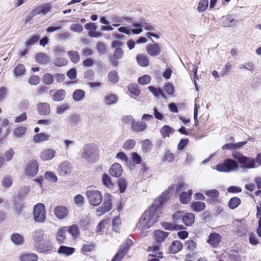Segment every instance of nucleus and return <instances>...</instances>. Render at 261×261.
I'll list each match as a JSON object with an SVG mask.
<instances>
[{"mask_svg":"<svg viewBox=\"0 0 261 261\" xmlns=\"http://www.w3.org/2000/svg\"><path fill=\"white\" fill-rule=\"evenodd\" d=\"M148 89L155 97H158L161 95L162 97H165L164 93L160 88H157L153 86H149L148 87Z\"/></svg>","mask_w":261,"mask_h":261,"instance_id":"de8ad7c7","label":"nucleus"},{"mask_svg":"<svg viewBox=\"0 0 261 261\" xmlns=\"http://www.w3.org/2000/svg\"><path fill=\"white\" fill-rule=\"evenodd\" d=\"M169 235V233L163 231L156 230L154 231V238L158 243L164 242Z\"/></svg>","mask_w":261,"mask_h":261,"instance_id":"6ab92c4d","label":"nucleus"},{"mask_svg":"<svg viewBox=\"0 0 261 261\" xmlns=\"http://www.w3.org/2000/svg\"><path fill=\"white\" fill-rule=\"evenodd\" d=\"M136 144L134 139H128L123 143L122 147L126 150H130L134 148Z\"/></svg>","mask_w":261,"mask_h":261,"instance_id":"c03bdc74","label":"nucleus"},{"mask_svg":"<svg viewBox=\"0 0 261 261\" xmlns=\"http://www.w3.org/2000/svg\"><path fill=\"white\" fill-rule=\"evenodd\" d=\"M128 89L130 93L135 96L139 95L140 93V90L137 88V86L129 85L128 86Z\"/></svg>","mask_w":261,"mask_h":261,"instance_id":"4d7b16f0","label":"nucleus"},{"mask_svg":"<svg viewBox=\"0 0 261 261\" xmlns=\"http://www.w3.org/2000/svg\"><path fill=\"white\" fill-rule=\"evenodd\" d=\"M98 147L93 144H87L83 147L81 156L90 163H95L98 159Z\"/></svg>","mask_w":261,"mask_h":261,"instance_id":"f03ea898","label":"nucleus"},{"mask_svg":"<svg viewBox=\"0 0 261 261\" xmlns=\"http://www.w3.org/2000/svg\"><path fill=\"white\" fill-rule=\"evenodd\" d=\"M152 147V143L150 140L146 139L142 142V148L144 152L150 151Z\"/></svg>","mask_w":261,"mask_h":261,"instance_id":"ea45409f","label":"nucleus"},{"mask_svg":"<svg viewBox=\"0 0 261 261\" xmlns=\"http://www.w3.org/2000/svg\"><path fill=\"white\" fill-rule=\"evenodd\" d=\"M13 181V179L12 176L9 175H7L2 178V185L4 188H8L11 187Z\"/></svg>","mask_w":261,"mask_h":261,"instance_id":"2f4dec72","label":"nucleus"},{"mask_svg":"<svg viewBox=\"0 0 261 261\" xmlns=\"http://www.w3.org/2000/svg\"><path fill=\"white\" fill-rule=\"evenodd\" d=\"M191 207L194 211L200 212L205 208V204L201 201L194 202L191 203Z\"/></svg>","mask_w":261,"mask_h":261,"instance_id":"c756f323","label":"nucleus"},{"mask_svg":"<svg viewBox=\"0 0 261 261\" xmlns=\"http://www.w3.org/2000/svg\"><path fill=\"white\" fill-rule=\"evenodd\" d=\"M113 57L116 59H120L123 57V51L121 48H116Z\"/></svg>","mask_w":261,"mask_h":261,"instance_id":"338daca9","label":"nucleus"},{"mask_svg":"<svg viewBox=\"0 0 261 261\" xmlns=\"http://www.w3.org/2000/svg\"><path fill=\"white\" fill-rule=\"evenodd\" d=\"M59 174L62 176L70 174L72 171L71 164L67 161L61 163L58 167Z\"/></svg>","mask_w":261,"mask_h":261,"instance_id":"f8f14e48","label":"nucleus"},{"mask_svg":"<svg viewBox=\"0 0 261 261\" xmlns=\"http://www.w3.org/2000/svg\"><path fill=\"white\" fill-rule=\"evenodd\" d=\"M70 29L73 32L80 33L83 31V27L79 23H72L70 27Z\"/></svg>","mask_w":261,"mask_h":261,"instance_id":"13d9d810","label":"nucleus"},{"mask_svg":"<svg viewBox=\"0 0 261 261\" xmlns=\"http://www.w3.org/2000/svg\"><path fill=\"white\" fill-rule=\"evenodd\" d=\"M112 195L106 193L104 196V200L102 205L97 208L96 213L98 215L100 216L106 212L110 211L112 208Z\"/></svg>","mask_w":261,"mask_h":261,"instance_id":"0eeeda50","label":"nucleus"},{"mask_svg":"<svg viewBox=\"0 0 261 261\" xmlns=\"http://www.w3.org/2000/svg\"><path fill=\"white\" fill-rule=\"evenodd\" d=\"M238 168V163L232 159H226L222 163L218 164L216 169L221 172H229L234 171Z\"/></svg>","mask_w":261,"mask_h":261,"instance_id":"39448f33","label":"nucleus"},{"mask_svg":"<svg viewBox=\"0 0 261 261\" xmlns=\"http://www.w3.org/2000/svg\"><path fill=\"white\" fill-rule=\"evenodd\" d=\"M138 64L141 66H147L148 65V59L146 56L140 54L137 56Z\"/></svg>","mask_w":261,"mask_h":261,"instance_id":"a19ab883","label":"nucleus"},{"mask_svg":"<svg viewBox=\"0 0 261 261\" xmlns=\"http://www.w3.org/2000/svg\"><path fill=\"white\" fill-rule=\"evenodd\" d=\"M67 230L66 227L61 228L57 232V240L59 243H62L65 238V233Z\"/></svg>","mask_w":261,"mask_h":261,"instance_id":"e433bc0d","label":"nucleus"},{"mask_svg":"<svg viewBox=\"0 0 261 261\" xmlns=\"http://www.w3.org/2000/svg\"><path fill=\"white\" fill-rule=\"evenodd\" d=\"M118 184L120 189V193H124L127 187V182L125 179L123 178L119 179L118 180Z\"/></svg>","mask_w":261,"mask_h":261,"instance_id":"3c124183","label":"nucleus"},{"mask_svg":"<svg viewBox=\"0 0 261 261\" xmlns=\"http://www.w3.org/2000/svg\"><path fill=\"white\" fill-rule=\"evenodd\" d=\"M232 156L236 160L238 163L242 165L241 168L246 169H251L256 168L255 165V160L252 158L247 157L243 155L240 152L234 151L232 153Z\"/></svg>","mask_w":261,"mask_h":261,"instance_id":"20e7f679","label":"nucleus"},{"mask_svg":"<svg viewBox=\"0 0 261 261\" xmlns=\"http://www.w3.org/2000/svg\"><path fill=\"white\" fill-rule=\"evenodd\" d=\"M85 96V92L82 89L75 90L72 94L73 100L76 102L82 100Z\"/></svg>","mask_w":261,"mask_h":261,"instance_id":"cd10ccee","label":"nucleus"},{"mask_svg":"<svg viewBox=\"0 0 261 261\" xmlns=\"http://www.w3.org/2000/svg\"><path fill=\"white\" fill-rule=\"evenodd\" d=\"M50 105L46 102H40L37 105V109L40 114L46 115L50 112Z\"/></svg>","mask_w":261,"mask_h":261,"instance_id":"aec40b11","label":"nucleus"},{"mask_svg":"<svg viewBox=\"0 0 261 261\" xmlns=\"http://www.w3.org/2000/svg\"><path fill=\"white\" fill-rule=\"evenodd\" d=\"M68 213V211L67 208L64 206H58L54 209L55 216L60 219L65 218Z\"/></svg>","mask_w":261,"mask_h":261,"instance_id":"2eb2a0df","label":"nucleus"},{"mask_svg":"<svg viewBox=\"0 0 261 261\" xmlns=\"http://www.w3.org/2000/svg\"><path fill=\"white\" fill-rule=\"evenodd\" d=\"M208 0H200L198 7L197 11L200 13L205 11L208 7Z\"/></svg>","mask_w":261,"mask_h":261,"instance_id":"a18cd8bd","label":"nucleus"},{"mask_svg":"<svg viewBox=\"0 0 261 261\" xmlns=\"http://www.w3.org/2000/svg\"><path fill=\"white\" fill-rule=\"evenodd\" d=\"M74 203L78 206H82L84 201V198L81 194L76 195L74 198Z\"/></svg>","mask_w":261,"mask_h":261,"instance_id":"bf43d9fd","label":"nucleus"},{"mask_svg":"<svg viewBox=\"0 0 261 261\" xmlns=\"http://www.w3.org/2000/svg\"><path fill=\"white\" fill-rule=\"evenodd\" d=\"M122 121L125 124L132 125L135 121V119L132 116L127 115L124 116L122 119Z\"/></svg>","mask_w":261,"mask_h":261,"instance_id":"69168bd1","label":"nucleus"},{"mask_svg":"<svg viewBox=\"0 0 261 261\" xmlns=\"http://www.w3.org/2000/svg\"><path fill=\"white\" fill-rule=\"evenodd\" d=\"M50 135L45 133H40L34 136V142L35 143H40L43 141L49 140Z\"/></svg>","mask_w":261,"mask_h":261,"instance_id":"c85d7f7f","label":"nucleus"},{"mask_svg":"<svg viewBox=\"0 0 261 261\" xmlns=\"http://www.w3.org/2000/svg\"><path fill=\"white\" fill-rule=\"evenodd\" d=\"M182 212L179 211L176 212L173 215H172V219H173V222L176 224V223H177L179 220H182Z\"/></svg>","mask_w":261,"mask_h":261,"instance_id":"680f3d73","label":"nucleus"},{"mask_svg":"<svg viewBox=\"0 0 261 261\" xmlns=\"http://www.w3.org/2000/svg\"><path fill=\"white\" fill-rule=\"evenodd\" d=\"M14 155V151L13 149H10L8 150H7L4 154V156L5 159V161L9 162L11 160H12L13 156Z\"/></svg>","mask_w":261,"mask_h":261,"instance_id":"6e6d98bb","label":"nucleus"},{"mask_svg":"<svg viewBox=\"0 0 261 261\" xmlns=\"http://www.w3.org/2000/svg\"><path fill=\"white\" fill-rule=\"evenodd\" d=\"M151 77L148 75H145L138 79V83L141 85H147L150 82Z\"/></svg>","mask_w":261,"mask_h":261,"instance_id":"864d4df0","label":"nucleus"},{"mask_svg":"<svg viewBox=\"0 0 261 261\" xmlns=\"http://www.w3.org/2000/svg\"><path fill=\"white\" fill-rule=\"evenodd\" d=\"M238 68L240 70L245 69L250 72H253L254 70V65L251 62H245L239 65Z\"/></svg>","mask_w":261,"mask_h":261,"instance_id":"4c0bfd02","label":"nucleus"},{"mask_svg":"<svg viewBox=\"0 0 261 261\" xmlns=\"http://www.w3.org/2000/svg\"><path fill=\"white\" fill-rule=\"evenodd\" d=\"M67 54L72 62L77 63L80 61V55L76 51L70 50L68 51Z\"/></svg>","mask_w":261,"mask_h":261,"instance_id":"c9c22d12","label":"nucleus"},{"mask_svg":"<svg viewBox=\"0 0 261 261\" xmlns=\"http://www.w3.org/2000/svg\"><path fill=\"white\" fill-rule=\"evenodd\" d=\"M102 181L103 184L110 190H112L114 187V185L111 181V177L106 174L102 175Z\"/></svg>","mask_w":261,"mask_h":261,"instance_id":"f704fd0d","label":"nucleus"},{"mask_svg":"<svg viewBox=\"0 0 261 261\" xmlns=\"http://www.w3.org/2000/svg\"><path fill=\"white\" fill-rule=\"evenodd\" d=\"M175 130L173 128L169 125H164L161 127L160 133L164 138L169 137L170 135L174 133Z\"/></svg>","mask_w":261,"mask_h":261,"instance_id":"393cba45","label":"nucleus"},{"mask_svg":"<svg viewBox=\"0 0 261 261\" xmlns=\"http://www.w3.org/2000/svg\"><path fill=\"white\" fill-rule=\"evenodd\" d=\"M56 154V151L51 148H47L42 150L40 154V159L44 161L52 160Z\"/></svg>","mask_w":261,"mask_h":261,"instance_id":"9d476101","label":"nucleus"},{"mask_svg":"<svg viewBox=\"0 0 261 261\" xmlns=\"http://www.w3.org/2000/svg\"><path fill=\"white\" fill-rule=\"evenodd\" d=\"M133 242L130 239H127L125 243L120 246L118 252L114 256L112 261H121L125 254L131 246Z\"/></svg>","mask_w":261,"mask_h":261,"instance_id":"6e6552de","label":"nucleus"},{"mask_svg":"<svg viewBox=\"0 0 261 261\" xmlns=\"http://www.w3.org/2000/svg\"><path fill=\"white\" fill-rule=\"evenodd\" d=\"M105 103L107 105H115L117 103L118 97L117 95L112 94H107L103 98Z\"/></svg>","mask_w":261,"mask_h":261,"instance_id":"4be33fe9","label":"nucleus"},{"mask_svg":"<svg viewBox=\"0 0 261 261\" xmlns=\"http://www.w3.org/2000/svg\"><path fill=\"white\" fill-rule=\"evenodd\" d=\"M241 203V199L237 197L231 198L228 203V206L231 210L237 208Z\"/></svg>","mask_w":261,"mask_h":261,"instance_id":"72a5a7b5","label":"nucleus"},{"mask_svg":"<svg viewBox=\"0 0 261 261\" xmlns=\"http://www.w3.org/2000/svg\"><path fill=\"white\" fill-rule=\"evenodd\" d=\"M174 188V185L170 186L168 190L158 197L153 201L152 205L143 213L137 224V227L142 233H145L144 231L149 228L158 221L162 214L163 204L167 199L169 192Z\"/></svg>","mask_w":261,"mask_h":261,"instance_id":"f257e3e1","label":"nucleus"},{"mask_svg":"<svg viewBox=\"0 0 261 261\" xmlns=\"http://www.w3.org/2000/svg\"><path fill=\"white\" fill-rule=\"evenodd\" d=\"M50 93L52 94L53 99L57 101H60L63 100L64 99L66 94L65 91L63 89L51 90L50 91Z\"/></svg>","mask_w":261,"mask_h":261,"instance_id":"ddd939ff","label":"nucleus"},{"mask_svg":"<svg viewBox=\"0 0 261 261\" xmlns=\"http://www.w3.org/2000/svg\"><path fill=\"white\" fill-rule=\"evenodd\" d=\"M24 174L27 176H32L33 175V163L29 162L25 166L24 169Z\"/></svg>","mask_w":261,"mask_h":261,"instance_id":"603ef678","label":"nucleus"},{"mask_svg":"<svg viewBox=\"0 0 261 261\" xmlns=\"http://www.w3.org/2000/svg\"><path fill=\"white\" fill-rule=\"evenodd\" d=\"M175 159L174 155L170 152L169 151H167L164 157V161H167L168 162H172L174 161Z\"/></svg>","mask_w":261,"mask_h":261,"instance_id":"e2e57ef3","label":"nucleus"},{"mask_svg":"<svg viewBox=\"0 0 261 261\" xmlns=\"http://www.w3.org/2000/svg\"><path fill=\"white\" fill-rule=\"evenodd\" d=\"M74 251V249L72 247H67L65 246H61L58 249V253L63 254L67 256L71 255Z\"/></svg>","mask_w":261,"mask_h":261,"instance_id":"7c9ffc66","label":"nucleus"},{"mask_svg":"<svg viewBox=\"0 0 261 261\" xmlns=\"http://www.w3.org/2000/svg\"><path fill=\"white\" fill-rule=\"evenodd\" d=\"M51 8V5L49 3L42 5L34 10V16L40 14L45 15L50 11Z\"/></svg>","mask_w":261,"mask_h":261,"instance_id":"dca6fc26","label":"nucleus"},{"mask_svg":"<svg viewBox=\"0 0 261 261\" xmlns=\"http://www.w3.org/2000/svg\"><path fill=\"white\" fill-rule=\"evenodd\" d=\"M195 221V215L192 213H188L182 217V222L187 226L192 225Z\"/></svg>","mask_w":261,"mask_h":261,"instance_id":"bb28decb","label":"nucleus"},{"mask_svg":"<svg viewBox=\"0 0 261 261\" xmlns=\"http://www.w3.org/2000/svg\"><path fill=\"white\" fill-rule=\"evenodd\" d=\"M25 70V67L23 64H18L14 69V74L15 76H19L22 75Z\"/></svg>","mask_w":261,"mask_h":261,"instance_id":"49530a36","label":"nucleus"},{"mask_svg":"<svg viewBox=\"0 0 261 261\" xmlns=\"http://www.w3.org/2000/svg\"><path fill=\"white\" fill-rule=\"evenodd\" d=\"M20 261H33V254L31 253H23L20 255Z\"/></svg>","mask_w":261,"mask_h":261,"instance_id":"0e129e2a","label":"nucleus"},{"mask_svg":"<svg viewBox=\"0 0 261 261\" xmlns=\"http://www.w3.org/2000/svg\"><path fill=\"white\" fill-rule=\"evenodd\" d=\"M238 22V21L234 19L231 15L224 16L222 18V25L224 27L233 26Z\"/></svg>","mask_w":261,"mask_h":261,"instance_id":"f3484780","label":"nucleus"},{"mask_svg":"<svg viewBox=\"0 0 261 261\" xmlns=\"http://www.w3.org/2000/svg\"><path fill=\"white\" fill-rule=\"evenodd\" d=\"M205 194L212 199H216L219 196V192L215 189H212L205 191Z\"/></svg>","mask_w":261,"mask_h":261,"instance_id":"8fccbe9b","label":"nucleus"},{"mask_svg":"<svg viewBox=\"0 0 261 261\" xmlns=\"http://www.w3.org/2000/svg\"><path fill=\"white\" fill-rule=\"evenodd\" d=\"M27 130V128L24 126H18L15 128L13 130V135L16 138L22 137Z\"/></svg>","mask_w":261,"mask_h":261,"instance_id":"58836bf2","label":"nucleus"},{"mask_svg":"<svg viewBox=\"0 0 261 261\" xmlns=\"http://www.w3.org/2000/svg\"><path fill=\"white\" fill-rule=\"evenodd\" d=\"M46 218L44 204L38 203L34 206V219L36 222L43 223Z\"/></svg>","mask_w":261,"mask_h":261,"instance_id":"423d86ee","label":"nucleus"},{"mask_svg":"<svg viewBox=\"0 0 261 261\" xmlns=\"http://www.w3.org/2000/svg\"><path fill=\"white\" fill-rule=\"evenodd\" d=\"M36 60L39 63L43 64L49 61V58L44 53H39L36 55Z\"/></svg>","mask_w":261,"mask_h":261,"instance_id":"37998d69","label":"nucleus"},{"mask_svg":"<svg viewBox=\"0 0 261 261\" xmlns=\"http://www.w3.org/2000/svg\"><path fill=\"white\" fill-rule=\"evenodd\" d=\"M122 171L121 165L118 163H115L111 166L109 170V173L112 176L119 177L122 175Z\"/></svg>","mask_w":261,"mask_h":261,"instance_id":"4468645a","label":"nucleus"},{"mask_svg":"<svg viewBox=\"0 0 261 261\" xmlns=\"http://www.w3.org/2000/svg\"><path fill=\"white\" fill-rule=\"evenodd\" d=\"M221 242V236L218 233H212L208 237L207 242L214 248L219 246L220 243Z\"/></svg>","mask_w":261,"mask_h":261,"instance_id":"9b49d317","label":"nucleus"},{"mask_svg":"<svg viewBox=\"0 0 261 261\" xmlns=\"http://www.w3.org/2000/svg\"><path fill=\"white\" fill-rule=\"evenodd\" d=\"M182 248V243L177 240L172 242L169 248V251L172 254H175Z\"/></svg>","mask_w":261,"mask_h":261,"instance_id":"412c9836","label":"nucleus"},{"mask_svg":"<svg viewBox=\"0 0 261 261\" xmlns=\"http://www.w3.org/2000/svg\"><path fill=\"white\" fill-rule=\"evenodd\" d=\"M42 80L44 84L48 85H51L54 81L53 76L48 73L44 74Z\"/></svg>","mask_w":261,"mask_h":261,"instance_id":"09e8293b","label":"nucleus"},{"mask_svg":"<svg viewBox=\"0 0 261 261\" xmlns=\"http://www.w3.org/2000/svg\"><path fill=\"white\" fill-rule=\"evenodd\" d=\"M67 230H68L69 232L73 236H77L79 234L78 227L76 225H73L70 226L68 229H67Z\"/></svg>","mask_w":261,"mask_h":261,"instance_id":"774afa93","label":"nucleus"},{"mask_svg":"<svg viewBox=\"0 0 261 261\" xmlns=\"http://www.w3.org/2000/svg\"><path fill=\"white\" fill-rule=\"evenodd\" d=\"M132 27H134L135 29L131 30L133 34H139L141 33L143 31V22H134L132 25Z\"/></svg>","mask_w":261,"mask_h":261,"instance_id":"473e14b6","label":"nucleus"},{"mask_svg":"<svg viewBox=\"0 0 261 261\" xmlns=\"http://www.w3.org/2000/svg\"><path fill=\"white\" fill-rule=\"evenodd\" d=\"M193 191L189 190L188 192H182L179 195V200L183 204L188 203L191 199Z\"/></svg>","mask_w":261,"mask_h":261,"instance_id":"b1692460","label":"nucleus"},{"mask_svg":"<svg viewBox=\"0 0 261 261\" xmlns=\"http://www.w3.org/2000/svg\"><path fill=\"white\" fill-rule=\"evenodd\" d=\"M45 177L46 179H48L53 182H56L58 180L57 176L56 175V174L50 171L46 172L45 174Z\"/></svg>","mask_w":261,"mask_h":261,"instance_id":"5fc2aeb1","label":"nucleus"},{"mask_svg":"<svg viewBox=\"0 0 261 261\" xmlns=\"http://www.w3.org/2000/svg\"><path fill=\"white\" fill-rule=\"evenodd\" d=\"M146 127L147 124L142 121H134L132 125V130L137 133L144 131Z\"/></svg>","mask_w":261,"mask_h":261,"instance_id":"5701e85b","label":"nucleus"},{"mask_svg":"<svg viewBox=\"0 0 261 261\" xmlns=\"http://www.w3.org/2000/svg\"><path fill=\"white\" fill-rule=\"evenodd\" d=\"M86 195L89 203L93 206H98L102 200L101 192L95 187H88Z\"/></svg>","mask_w":261,"mask_h":261,"instance_id":"7ed1b4c3","label":"nucleus"},{"mask_svg":"<svg viewBox=\"0 0 261 261\" xmlns=\"http://www.w3.org/2000/svg\"><path fill=\"white\" fill-rule=\"evenodd\" d=\"M11 241L16 246H21L23 244L24 240L23 237L18 233H13L10 237Z\"/></svg>","mask_w":261,"mask_h":261,"instance_id":"a211bd4d","label":"nucleus"},{"mask_svg":"<svg viewBox=\"0 0 261 261\" xmlns=\"http://www.w3.org/2000/svg\"><path fill=\"white\" fill-rule=\"evenodd\" d=\"M109 81L112 83H117L119 80L117 72L115 70L111 71L108 74Z\"/></svg>","mask_w":261,"mask_h":261,"instance_id":"79ce46f5","label":"nucleus"},{"mask_svg":"<svg viewBox=\"0 0 261 261\" xmlns=\"http://www.w3.org/2000/svg\"><path fill=\"white\" fill-rule=\"evenodd\" d=\"M161 47V45L158 44H149L146 46V51L150 56L155 57L160 55Z\"/></svg>","mask_w":261,"mask_h":261,"instance_id":"1a4fd4ad","label":"nucleus"},{"mask_svg":"<svg viewBox=\"0 0 261 261\" xmlns=\"http://www.w3.org/2000/svg\"><path fill=\"white\" fill-rule=\"evenodd\" d=\"M162 226L165 229L168 230H181L184 228L182 225L176 224L174 222L172 223L163 222L162 223Z\"/></svg>","mask_w":261,"mask_h":261,"instance_id":"a878e982","label":"nucleus"},{"mask_svg":"<svg viewBox=\"0 0 261 261\" xmlns=\"http://www.w3.org/2000/svg\"><path fill=\"white\" fill-rule=\"evenodd\" d=\"M69 105L67 103L61 105V106L57 108L56 112L57 114H63L64 112L67 111L69 108Z\"/></svg>","mask_w":261,"mask_h":261,"instance_id":"052dcab7","label":"nucleus"}]
</instances>
